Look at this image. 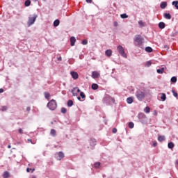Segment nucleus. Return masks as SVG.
<instances>
[{"label":"nucleus","mask_w":178,"mask_h":178,"mask_svg":"<svg viewBox=\"0 0 178 178\" xmlns=\"http://www.w3.org/2000/svg\"><path fill=\"white\" fill-rule=\"evenodd\" d=\"M134 41L136 47H141V45H143V42H144V38L140 35H136Z\"/></svg>","instance_id":"obj_1"},{"label":"nucleus","mask_w":178,"mask_h":178,"mask_svg":"<svg viewBox=\"0 0 178 178\" xmlns=\"http://www.w3.org/2000/svg\"><path fill=\"white\" fill-rule=\"evenodd\" d=\"M37 17H38V15H37V14H33V15H29V19L27 22L28 27L33 26V24H34V23H35V20H37Z\"/></svg>","instance_id":"obj_2"},{"label":"nucleus","mask_w":178,"mask_h":178,"mask_svg":"<svg viewBox=\"0 0 178 178\" xmlns=\"http://www.w3.org/2000/svg\"><path fill=\"white\" fill-rule=\"evenodd\" d=\"M135 95L138 101H143L145 98V92L143 90H138Z\"/></svg>","instance_id":"obj_3"},{"label":"nucleus","mask_w":178,"mask_h":178,"mask_svg":"<svg viewBox=\"0 0 178 178\" xmlns=\"http://www.w3.org/2000/svg\"><path fill=\"white\" fill-rule=\"evenodd\" d=\"M103 102L106 105H112V104L115 103V99L111 96H106L103 99Z\"/></svg>","instance_id":"obj_4"},{"label":"nucleus","mask_w":178,"mask_h":178,"mask_svg":"<svg viewBox=\"0 0 178 178\" xmlns=\"http://www.w3.org/2000/svg\"><path fill=\"white\" fill-rule=\"evenodd\" d=\"M58 105L56 104V101L52 99L47 104V107L50 111H55Z\"/></svg>","instance_id":"obj_5"},{"label":"nucleus","mask_w":178,"mask_h":178,"mask_svg":"<svg viewBox=\"0 0 178 178\" xmlns=\"http://www.w3.org/2000/svg\"><path fill=\"white\" fill-rule=\"evenodd\" d=\"M117 51L123 58H127V54L124 52V48L122 45H119L117 47Z\"/></svg>","instance_id":"obj_6"},{"label":"nucleus","mask_w":178,"mask_h":178,"mask_svg":"<svg viewBox=\"0 0 178 178\" xmlns=\"http://www.w3.org/2000/svg\"><path fill=\"white\" fill-rule=\"evenodd\" d=\"M56 158L58 159V161H60L61 159H63L65 158V154L62 152H59L58 153H56L55 154Z\"/></svg>","instance_id":"obj_7"},{"label":"nucleus","mask_w":178,"mask_h":178,"mask_svg":"<svg viewBox=\"0 0 178 178\" xmlns=\"http://www.w3.org/2000/svg\"><path fill=\"white\" fill-rule=\"evenodd\" d=\"M70 74H71L72 79H74V80H77V79H79V74H77V72H71Z\"/></svg>","instance_id":"obj_8"},{"label":"nucleus","mask_w":178,"mask_h":178,"mask_svg":"<svg viewBox=\"0 0 178 178\" xmlns=\"http://www.w3.org/2000/svg\"><path fill=\"white\" fill-rule=\"evenodd\" d=\"M89 143L90 147H95L97 145V140L95 139L91 138Z\"/></svg>","instance_id":"obj_9"},{"label":"nucleus","mask_w":178,"mask_h":178,"mask_svg":"<svg viewBox=\"0 0 178 178\" xmlns=\"http://www.w3.org/2000/svg\"><path fill=\"white\" fill-rule=\"evenodd\" d=\"M92 79H98L99 77V73L97 71H94L92 72Z\"/></svg>","instance_id":"obj_10"},{"label":"nucleus","mask_w":178,"mask_h":178,"mask_svg":"<svg viewBox=\"0 0 178 178\" xmlns=\"http://www.w3.org/2000/svg\"><path fill=\"white\" fill-rule=\"evenodd\" d=\"M77 92H80V89L78 88H74L72 90V93L74 96L77 95Z\"/></svg>","instance_id":"obj_11"},{"label":"nucleus","mask_w":178,"mask_h":178,"mask_svg":"<svg viewBox=\"0 0 178 178\" xmlns=\"http://www.w3.org/2000/svg\"><path fill=\"white\" fill-rule=\"evenodd\" d=\"M70 42L71 47H74V44L76 43V38L74 36L70 38Z\"/></svg>","instance_id":"obj_12"},{"label":"nucleus","mask_w":178,"mask_h":178,"mask_svg":"<svg viewBox=\"0 0 178 178\" xmlns=\"http://www.w3.org/2000/svg\"><path fill=\"white\" fill-rule=\"evenodd\" d=\"M166 6H168V3L165 1H163L160 4V7L161 9H165L166 8Z\"/></svg>","instance_id":"obj_13"},{"label":"nucleus","mask_w":178,"mask_h":178,"mask_svg":"<svg viewBox=\"0 0 178 178\" xmlns=\"http://www.w3.org/2000/svg\"><path fill=\"white\" fill-rule=\"evenodd\" d=\"M3 178H9V177H10V174L9 173V172L6 171L3 174Z\"/></svg>","instance_id":"obj_14"},{"label":"nucleus","mask_w":178,"mask_h":178,"mask_svg":"<svg viewBox=\"0 0 178 178\" xmlns=\"http://www.w3.org/2000/svg\"><path fill=\"white\" fill-rule=\"evenodd\" d=\"M60 23V21H59V19H56L54 22V27H58V26H59Z\"/></svg>","instance_id":"obj_15"},{"label":"nucleus","mask_w":178,"mask_h":178,"mask_svg":"<svg viewBox=\"0 0 178 178\" xmlns=\"http://www.w3.org/2000/svg\"><path fill=\"white\" fill-rule=\"evenodd\" d=\"M168 147L170 149H172V148H175V143H173V142H170L168 144Z\"/></svg>","instance_id":"obj_16"},{"label":"nucleus","mask_w":178,"mask_h":178,"mask_svg":"<svg viewBox=\"0 0 178 178\" xmlns=\"http://www.w3.org/2000/svg\"><path fill=\"white\" fill-rule=\"evenodd\" d=\"M164 17L165 19H168V20H170L172 19V15L169 13H165Z\"/></svg>","instance_id":"obj_17"},{"label":"nucleus","mask_w":178,"mask_h":178,"mask_svg":"<svg viewBox=\"0 0 178 178\" xmlns=\"http://www.w3.org/2000/svg\"><path fill=\"white\" fill-rule=\"evenodd\" d=\"M105 54L107 56H112V50L111 49H108L105 51Z\"/></svg>","instance_id":"obj_18"},{"label":"nucleus","mask_w":178,"mask_h":178,"mask_svg":"<svg viewBox=\"0 0 178 178\" xmlns=\"http://www.w3.org/2000/svg\"><path fill=\"white\" fill-rule=\"evenodd\" d=\"M156 72H157V73H159V74H162V73H163V72H165V68L162 67V68L158 69L156 70Z\"/></svg>","instance_id":"obj_19"},{"label":"nucleus","mask_w":178,"mask_h":178,"mask_svg":"<svg viewBox=\"0 0 178 178\" xmlns=\"http://www.w3.org/2000/svg\"><path fill=\"white\" fill-rule=\"evenodd\" d=\"M44 97L46 98V99L49 100L51 95L49 92H44Z\"/></svg>","instance_id":"obj_20"},{"label":"nucleus","mask_w":178,"mask_h":178,"mask_svg":"<svg viewBox=\"0 0 178 178\" xmlns=\"http://www.w3.org/2000/svg\"><path fill=\"white\" fill-rule=\"evenodd\" d=\"M172 5L178 10V1H172Z\"/></svg>","instance_id":"obj_21"},{"label":"nucleus","mask_w":178,"mask_h":178,"mask_svg":"<svg viewBox=\"0 0 178 178\" xmlns=\"http://www.w3.org/2000/svg\"><path fill=\"white\" fill-rule=\"evenodd\" d=\"M145 51H146V52L151 53L152 52L153 49L151 47H145Z\"/></svg>","instance_id":"obj_22"},{"label":"nucleus","mask_w":178,"mask_h":178,"mask_svg":"<svg viewBox=\"0 0 178 178\" xmlns=\"http://www.w3.org/2000/svg\"><path fill=\"white\" fill-rule=\"evenodd\" d=\"M50 134L53 137H56V131L55 129H51V132H50Z\"/></svg>","instance_id":"obj_23"},{"label":"nucleus","mask_w":178,"mask_h":178,"mask_svg":"<svg viewBox=\"0 0 178 178\" xmlns=\"http://www.w3.org/2000/svg\"><path fill=\"white\" fill-rule=\"evenodd\" d=\"M158 140L159 141H160V143H162V141H165V136H159L158 137Z\"/></svg>","instance_id":"obj_24"},{"label":"nucleus","mask_w":178,"mask_h":178,"mask_svg":"<svg viewBox=\"0 0 178 178\" xmlns=\"http://www.w3.org/2000/svg\"><path fill=\"white\" fill-rule=\"evenodd\" d=\"M161 99L163 101H166V94L161 93Z\"/></svg>","instance_id":"obj_25"},{"label":"nucleus","mask_w":178,"mask_h":178,"mask_svg":"<svg viewBox=\"0 0 178 178\" xmlns=\"http://www.w3.org/2000/svg\"><path fill=\"white\" fill-rule=\"evenodd\" d=\"M134 99L133 97H128L127 99V104H133Z\"/></svg>","instance_id":"obj_26"},{"label":"nucleus","mask_w":178,"mask_h":178,"mask_svg":"<svg viewBox=\"0 0 178 178\" xmlns=\"http://www.w3.org/2000/svg\"><path fill=\"white\" fill-rule=\"evenodd\" d=\"M144 112L145 113H149V112H151V108L149 106H147L145 108Z\"/></svg>","instance_id":"obj_27"},{"label":"nucleus","mask_w":178,"mask_h":178,"mask_svg":"<svg viewBox=\"0 0 178 178\" xmlns=\"http://www.w3.org/2000/svg\"><path fill=\"white\" fill-rule=\"evenodd\" d=\"M159 29H165V24H164V22L159 23Z\"/></svg>","instance_id":"obj_28"},{"label":"nucleus","mask_w":178,"mask_h":178,"mask_svg":"<svg viewBox=\"0 0 178 178\" xmlns=\"http://www.w3.org/2000/svg\"><path fill=\"white\" fill-rule=\"evenodd\" d=\"M92 90H98V84L92 83Z\"/></svg>","instance_id":"obj_29"},{"label":"nucleus","mask_w":178,"mask_h":178,"mask_svg":"<svg viewBox=\"0 0 178 178\" xmlns=\"http://www.w3.org/2000/svg\"><path fill=\"white\" fill-rule=\"evenodd\" d=\"M120 17L121 19H127V17H129V15H127V14L126 13H124L120 15Z\"/></svg>","instance_id":"obj_30"},{"label":"nucleus","mask_w":178,"mask_h":178,"mask_svg":"<svg viewBox=\"0 0 178 178\" xmlns=\"http://www.w3.org/2000/svg\"><path fill=\"white\" fill-rule=\"evenodd\" d=\"M24 5L25 6H30V5H31V1L30 0H26L25 1Z\"/></svg>","instance_id":"obj_31"},{"label":"nucleus","mask_w":178,"mask_h":178,"mask_svg":"<svg viewBox=\"0 0 178 178\" xmlns=\"http://www.w3.org/2000/svg\"><path fill=\"white\" fill-rule=\"evenodd\" d=\"M138 24H139V26H140V27H145V23L141 21V20H140V21L138 22Z\"/></svg>","instance_id":"obj_32"},{"label":"nucleus","mask_w":178,"mask_h":178,"mask_svg":"<svg viewBox=\"0 0 178 178\" xmlns=\"http://www.w3.org/2000/svg\"><path fill=\"white\" fill-rule=\"evenodd\" d=\"M171 83H176L177 81V77L172 76L170 80Z\"/></svg>","instance_id":"obj_33"},{"label":"nucleus","mask_w":178,"mask_h":178,"mask_svg":"<svg viewBox=\"0 0 178 178\" xmlns=\"http://www.w3.org/2000/svg\"><path fill=\"white\" fill-rule=\"evenodd\" d=\"M1 111H2V112H5V111H8V106H1Z\"/></svg>","instance_id":"obj_34"},{"label":"nucleus","mask_w":178,"mask_h":178,"mask_svg":"<svg viewBox=\"0 0 178 178\" xmlns=\"http://www.w3.org/2000/svg\"><path fill=\"white\" fill-rule=\"evenodd\" d=\"M67 106H73V101L72 100H68L67 102Z\"/></svg>","instance_id":"obj_35"},{"label":"nucleus","mask_w":178,"mask_h":178,"mask_svg":"<svg viewBox=\"0 0 178 178\" xmlns=\"http://www.w3.org/2000/svg\"><path fill=\"white\" fill-rule=\"evenodd\" d=\"M129 129H133V127H134V123H133V122H129V124H128Z\"/></svg>","instance_id":"obj_36"},{"label":"nucleus","mask_w":178,"mask_h":178,"mask_svg":"<svg viewBox=\"0 0 178 178\" xmlns=\"http://www.w3.org/2000/svg\"><path fill=\"white\" fill-rule=\"evenodd\" d=\"M101 166V163L97 162L94 164V167L96 168V169H98V168Z\"/></svg>","instance_id":"obj_37"},{"label":"nucleus","mask_w":178,"mask_h":178,"mask_svg":"<svg viewBox=\"0 0 178 178\" xmlns=\"http://www.w3.org/2000/svg\"><path fill=\"white\" fill-rule=\"evenodd\" d=\"M80 97L82 98V99H84V98H86V94H84L83 92H81Z\"/></svg>","instance_id":"obj_38"},{"label":"nucleus","mask_w":178,"mask_h":178,"mask_svg":"<svg viewBox=\"0 0 178 178\" xmlns=\"http://www.w3.org/2000/svg\"><path fill=\"white\" fill-rule=\"evenodd\" d=\"M151 65H152V63L151 61H147L145 64V66H147V67H149Z\"/></svg>","instance_id":"obj_39"},{"label":"nucleus","mask_w":178,"mask_h":178,"mask_svg":"<svg viewBox=\"0 0 178 178\" xmlns=\"http://www.w3.org/2000/svg\"><path fill=\"white\" fill-rule=\"evenodd\" d=\"M172 92L174 97H175L176 98H177V96H178L177 92L176 91L173 90H172Z\"/></svg>","instance_id":"obj_40"},{"label":"nucleus","mask_w":178,"mask_h":178,"mask_svg":"<svg viewBox=\"0 0 178 178\" xmlns=\"http://www.w3.org/2000/svg\"><path fill=\"white\" fill-rule=\"evenodd\" d=\"M61 112L63 113H66V112H67V111L66 110V108L63 107V108H61Z\"/></svg>","instance_id":"obj_41"},{"label":"nucleus","mask_w":178,"mask_h":178,"mask_svg":"<svg viewBox=\"0 0 178 178\" xmlns=\"http://www.w3.org/2000/svg\"><path fill=\"white\" fill-rule=\"evenodd\" d=\"M82 44L83 45H87V44H88V41L87 40H83L82 41Z\"/></svg>","instance_id":"obj_42"},{"label":"nucleus","mask_w":178,"mask_h":178,"mask_svg":"<svg viewBox=\"0 0 178 178\" xmlns=\"http://www.w3.org/2000/svg\"><path fill=\"white\" fill-rule=\"evenodd\" d=\"M112 131L114 134H115V133H118V129L116 128H113Z\"/></svg>","instance_id":"obj_43"},{"label":"nucleus","mask_w":178,"mask_h":178,"mask_svg":"<svg viewBox=\"0 0 178 178\" xmlns=\"http://www.w3.org/2000/svg\"><path fill=\"white\" fill-rule=\"evenodd\" d=\"M156 145H158L156 140L153 141V147H156Z\"/></svg>","instance_id":"obj_44"},{"label":"nucleus","mask_w":178,"mask_h":178,"mask_svg":"<svg viewBox=\"0 0 178 178\" xmlns=\"http://www.w3.org/2000/svg\"><path fill=\"white\" fill-rule=\"evenodd\" d=\"M18 132L19 133V134H23V129H22V128H19Z\"/></svg>","instance_id":"obj_45"},{"label":"nucleus","mask_w":178,"mask_h":178,"mask_svg":"<svg viewBox=\"0 0 178 178\" xmlns=\"http://www.w3.org/2000/svg\"><path fill=\"white\" fill-rule=\"evenodd\" d=\"M30 111H31V107H27L26 108V112H30Z\"/></svg>","instance_id":"obj_46"},{"label":"nucleus","mask_w":178,"mask_h":178,"mask_svg":"<svg viewBox=\"0 0 178 178\" xmlns=\"http://www.w3.org/2000/svg\"><path fill=\"white\" fill-rule=\"evenodd\" d=\"M118 22H114V26L118 27Z\"/></svg>","instance_id":"obj_47"},{"label":"nucleus","mask_w":178,"mask_h":178,"mask_svg":"<svg viewBox=\"0 0 178 178\" xmlns=\"http://www.w3.org/2000/svg\"><path fill=\"white\" fill-rule=\"evenodd\" d=\"M31 170V168H26V172H28V173H30V171Z\"/></svg>","instance_id":"obj_48"},{"label":"nucleus","mask_w":178,"mask_h":178,"mask_svg":"<svg viewBox=\"0 0 178 178\" xmlns=\"http://www.w3.org/2000/svg\"><path fill=\"white\" fill-rule=\"evenodd\" d=\"M86 2L88 3H91V2H92V0H86Z\"/></svg>","instance_id":"obj_49"},{"label":"nucleus","mask_w":178,"mask_h":178,"mask_svg":"<svg viewBox=\"0 0 178 178\" xmlns=\"http://www.w3.org/2000/svg\"><path fill=\"white\" fill-rule=\"evenodd\" d=\"M2 92H3V88H0V94H2Z\"/></svg>","instance_id":"obj_50"},{"label":"nucleus","mask_w":178,"mask_h":178,"mask_svg":"<svg viewBox=\"0 0 178 178\" xmlns=\"http://www.w3.org/2000/svg\"><path fill=\"white\" fill-rule=\"evenodd\" d=\"M77 99H78L79 101H81V97L80 96H79V97H77Z\"/></svg>","instance_id":"obj_51"},{"label":"nucleus","mask_w":178,"mask_h":178,"mask_svg":"<svg viewBox=\"0 0 178 178\" xmlns=\"http://www.w3.org/2000/svg\"><path fill=\"white\" fill-rule=\"evenodd\" d=\"M58 61L62 60V57H58Z\"/></svg>","instance_id":"obj_52"},{"label":"nucleus","mask_w":178,"mask_h":178,"mask_svg":"<svg viewBox=\"0 0 178 178\" xmlns=\"http://www.w3.org/2000/svg\"><path fill=\"white\" fill-rule=\"evenodd\" d=\"M28 143H31V139H28Z\"/></svg>","instance_id":"obj_53"},{"label":"nucleus","mask_w":178,"mask_h":178,"mask_svg":"<svg viewBox=\"0 0 178 178\" xmlns=\"http://www.w3.org/2000/svg\"><path fill=\"white\" fill-rule=\"evenodd\" d=\"M8 148H10V145H8Z\"/></svg>","instance_id":"obj_54"},{"label":"nucleus","mask_w":178,"mask_h":178,"mask_svg":"<svg viewBox=\"0 0 178 178\" xmlns=\"http://www.w3.org/2000/svg\"><path fill=\"white\" fill-rule=\"evenodd\" d=\"M32 178H35V177H33Z\"/></svg>","instance_id":"obj_55"}]
</instances>
